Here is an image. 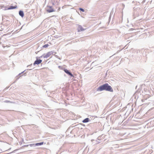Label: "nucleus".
<instances>
[{"mask_svg":"<svg viewBox=\"0 0 154 154\" xmlns=\"http://www.w3.org/2000/svg\"><path fill=\"white\" fill-rule=\"evenodd\" d=\"M104 90L111 92H113L112 87L107 83L99 86L97 89V91H102Z\"/></svg>","mask_w":154,"mask_h":154,"instance_id":"f257e3e1","label":"nucleus"},{"mask_svg":"<svg viewBox=\"0 0 154 154\" xmlns=\"http://www.w3.org/2000/svg\"><path fill=\"white\" fill-rule=\"evenodd\" d=\"M53 52L52 51L48 52L47 54H43L41 56L39 57V58L43 57L44 58H47L49 57L52 54Z\"/></svg>","mask_w":154,"mask_h":154,"instance_id":"f03ea898","label":"nucleus"},{"mask_svg":"<svg viewBox=\"0 0 154 154\" xmlns=\"http://www.w3.org/2000/svg\"><path fill=\"white\" fill-rule=\"evenodd\" d=\"M63 69L64 72L68 75H70L72 77H74L73 74L70 72L69 70L65 68Z\"/></svg>","mask_w":154,"mask_h":154,"instance_id":"7ed1b4c3","label":"nucleus"},{"mask_svg":"<svg viewBox=\"0 0 154 154\" xmlns=\"http://www.w3.org/2000/svg\"><path fill=\"white\" fill-rule=\"evenodd\" d=\"M42 61V60L40 59H38V57H36V60L34 62L33 65H35V64L38 65Z\"/></svg>","mask_w":154,"mask_h":154,"instance_id":"20e7f679","label":"nucleus"},{"mask_svg":"<svg viewBox=\"0 0 154 154\" xmlns=\"http://www.w3.org/2000/svg\"><path fill=\"white\" fill-rule=\"evenodd\" d=\"M85 29H84L81 25H78V32L83 31Z\"/></svg>","mask_w":154,"mask_h":154,"instance_id":"39448f33","label":"nucleus"},{"mask_svg":"<svg viewBox=\"0 0 154 154\" xmlns=\"http://www.w3.org/2000/svg\"><path fill=\"white\" fill-rule=\"evenodd\" d=\"M48 7H49V8L47 10L48 12L51 13L54 11V9L52 8L51 6H48Z\"/></svg>","mask_w":154,"mask_h":154,"instance_id":"423d86ee","label":"nucleus"},{"mask_svg":"<svg viewBox=\"0 0 154 154\" xmlns=\"http://www.w3.org/2000/svg\"><path fill=\"white\" fill-rule=\"evenodd\" d=\"M90 120L88 118H86L82 121L83 123H87L90 121Z\"/></svg>","mask_w":154,"mask_h":154,"instance_id":"0eeeda50","label":"nucleus"},{"mask_svg":"<svg viewBox=\"0 0 154 154\" xmlns=\"http://www.w3.org/2000/svg\"><path fill=\"white\" fill-rule=\"evenodd\" d=\"M19 15L22 17L24 16L23 12L22 11H20L19 13Z\"/></svg>","mask_w":154,"mask_h":154,"instance_id":"6e6552de","label":"nucleus"},{"mask_svg":"<svg viewBox=\"0 0 154 154\" xmlns=\"http://www.w3.org/2000/svg\"><path fill=\"white\" fill-rule=\"evenodd\" d=\"M17 7V6H10L8 8V10L13 9L16 8Z\"/></svg>","mask_w":154,"mask_h":154,"instance_id":"1a4fd4ad","label":"nucleus"},{"mask_svg":"<svg viewBox=\"0 0 154 154\" xmlns=\"http://www.w3.org/2000/svg\"><path fill=\"white\" fill-rule=\"evenodd\" d=\"M43 142L39 143H37L35 144V146H40L41 145H42L43 144Z\"/></svg>","mask_w":154,"mask_h":154,"instance_id":"9d476101","label":"nucleus"},{"mask_svg":"<svg viewBox=\"0 0 154 154\" xmlns=\"http://www.w3.org/2000/svg\"><path fill=\"white\" fill-rule=\"evenodd\" d=\"M49 46V45L48 44L45 45H43L42 47L44 48H46L48 47Z\"/></svg>","mask_w":154,"mask_h":154,"instance_id":"9b49d317","label":"nucleus"},{"mask_svg":"<svg viewBox=\"0 0 154 154\" xmlns=\"http://www.w3.org/2000/svg\"><path fill=\"white\" fill-rule=\"evenodd\" d=\"M30 146V147L35 146V144H31L28 145V146Z\"/></svg>","mask_w":154,"mask_h":154,"instance_id":"f8f14e48","label":"nucleus"},{"mask_svg":"<svg viewBox=\"0 0 154 154\" xmlns=\"http://www.w3.org/2000/svg\"><path fill=\"white\" fill-rule=\"evenodd\" d=\"M5 103H13V102H11L9 100H5Z\"/></svg>","mask_w":154,"mask_h":154,"instance_id":"ddd939ff","label":"nucleus"},{"mask_svg":"<svg viewBox=\"0 0 154 154\" xmlns=\"http://www.w3.org/2000/svg\"><path fill=\"white\" fill-rule=\"evenodd\" d=\"M79 10L80 11H82V12H84V10L82 8H79Z\"/></svg>","mask_w":154,"mask_h":154,"instance_id":"4468645a","label":"nucleus"},{"mask_svg":"<svg viewBox=\"0 0 154 154\" xmlns=\"http://www.w3.org/2000/svg\"><path fill=\"white\" fill-rule=\"evenodd\" d=\"M25 71H25H23V72H21V73H19V74L17 76V77H18V76H19V75H20V76H21L20 75H21L23 73V72H24Z\"/></svg>","mask_w":154,"mask_h":154,"instance_id":"2eb2a0df","label":"nucleus"},{"mask_svg":"<svg viewBox=\"0 0 154 154\" xmlns=\"http://www.w3.org/2000/svg\"><path fill=\"white\" fill-rule=\"evenodd\" d=\"M28 146V145H25L23 146L22 147H27Z\"/></svg>","mask_w":154,"mask_h":154,"instance_id":"dca6fc26","label":"nucleus"},{"mask_svg":"<svg viewBox=\"0 0 154 154\" xmlns=\"http://www.w3.org/2000/svg\"><path fill=\"white\" fill-rule=\"evenodd\" d=\"M147 100V99H142V102H144V101H145V100Z\"/></svg>","mask_w":154,"mask_h":154,"instance_id":"f3484780","label":"nucleus"},{"mask_svg":"<svg viewBox=\"0 0 154 154\" xmlns=\"http://www.w3.org/2000/svg\"><path fill=\"white\" fill-rule=\"evenodd\" d=\"M32 65V64H31L30 65H29L27 66V67H29L31 66Z\"/></svg>","mask_w":154,"mask_h":154,"instance_id":"a211bd4d","label":"nucleus"},{"mask_svg":"<svg viewBox=\"0 0 154 154\" xmlns=\"http://www.w3.org/2000/svg\"><path fill=\"white\" fill-rule=\"evenodd\" d=\"M17 149H16V150H14V151H13L12 152V153H13V152H15V151H16V150H17Z\"/></svg>","mask_w":154,"mask_h":154,"instance_id":"6ab92c4d","label":"nucleus"},{"mask_svg":"<svg viewBox=\"0 0 154 154\" xmlns=\"http://www.w3.org/2000/svg\"><path fill=\"white\" fill-rule=\"evenodd\" d=\"M32 69H29V70H32Z\"/></svg>","mask_w":154,"mask_h":154,"instance_id":"aec40b11","label":"nucleus"}]
</instances>
